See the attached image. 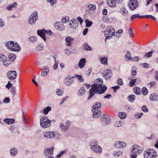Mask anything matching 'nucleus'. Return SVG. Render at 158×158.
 I'll use <instances>...</instances> for the list:
<instances>
[{
  "label": "nucleus",
  "instance_id": "f257e3e1",
  "mask_svg": "<svg viewBox=\"0 0 158 158\" xmlns=\"http://www.w3.org/2000/svg\"><path fill=\"white\" fill-rule=\"evenodd\" d=\"M102 80L100 78L97 79L94 84L91 85L89 90V95L88 100L91 98L97 93L98 94L104 93L106 90L107 88L105 85H103Z\"/></svg>",
  "mask_w": 158,
  "mask_h": 158
},
{
  "label": "nucleus",
  "instance_id": "f03ea898",
  "mask_svg": "<svg viewBox=\"0 0 158 158\" xmlns=\"http://www.w3.org/2000/svg\"><path fill=\"white\" fill-rule=\"evenodd\" d=\"M89 144L91 150L94 152L99 154L102 152V149L100 146L98 145V142L97 141H92L89 143Z\"/></svg>",
  "mask_w": 158,
  "mask_h": 158
},
{
  "label": "nucleus",
  "instance_id": "7ed1b4c3",
  "mask_svg": "<svg viewBox=\"0 0 158 158\" xmlns=\"http://www.w3.org/2000/svg\"><path fill=\"white\" fill-rule=\"evenodd\" d=\"M6 46L12 51L19 52L21 50L19 45L12 41H9L6 43Z\"/></svg>",
  "mask_w": 158,
  "mask_h": 158
},
{
  "label": "nucleus",
  "instance_id": "20e7f679",
  "mask_svg": "<svg viewBox=\"0 0 158 158\" xmlns=\"http://www.w3.org/2000/svg\"><path fill=\"white\" fill-rule=\"evenodd\" d=\"M101 104L100 102H97L95 103L93 108L92 111L93 113V116L94 118L99 117L101 114L100 111Z\"/></svg>",
  "mask_w": 158,
  "mask_h": 158
},
{
  "label": "nucleus",
  "instance_id": "39448f33",
  "mask_svg": "<svg viewBox=\"0 0 158 158\" xmlns=\"http://www.w3.org/2000/svg\"><path fill=\"white\" fill-rule=\"evenodd\" d=\"M131 152L133 153L131 156V158H136V154H140L142 152L143 150V148L141 147L137 146L136 145H134L131 148Z\"/></svg>",
  "mask_w": 158,
  "mask_h": 158
},
{
  "label": "nucleus",
  "instance_id": "423d86ee",
  "mask_svg": "<svg viewBox=\"0 0 158 158\" xmlns=\"http://www.w3.org/2000/svg\"><path fill=\"white\" fill-rule=\"evenodd\" d=\"M52 122L46 116L42 117L40 120V125L43 128H46L49 127Z\"/></svg>",
  "mask_w": 158,
  "mask_h": 158
},
{
  "label": "nucleus",
  "instance_id": "0eeeda50",
  "mask_svg": "<svg viewBox=\"0 0 158 158\" xmlns=\"http://www.w3.org/2000/svg\"><path fill=\"white\" fill-rule=\"evenodd\" d=\"M156 153L154 150L148 149L144 152V158H155Z\"/></svg>",
  "mask_w": 158,
  "mask_h": 158
},
{
  "label": "nucleus",
  "instance_id": "6e6552de",
  "mask_svg": "<svg viewBox=\"0 0 158 158\" xmlns=\"http://www.w3.org/2000/svg\"><path fill=\"white\" fill-rule=\"evenodd\" d=\"M38 13L35 11L33 12L29 17L28 20V23L31 25L34 24L38 19Z\"/></svg>",
  "mask_w": 158,
  "mask_h": 158
},
{
  "label": "nucleus",
  "instance_id": "1a4fd4ad",
  "mask_svg": "<svg viewBox=\"0 0 158 158\" xmlns=\"http://www.w3.org/2000/svg\"><path fill=\"white\" fill-rule=\"evenodd\" d=\"M96 9V6L95 5L90 4L86 8V13L88 15L92 14L94 13Z\"/></svg>",
  "mask_w": 158,
  "mask_h": 158
},
{
  "label": "nucleus",
  "instance_id": "9d476101",
  "mask_svg": "<svg viewBox=\"0 0 158 158\" xmlns=\"http://www.w3.org/2000/svg\"><path fill=\"white\" fill-rule=\"evenodd\" d=\"M101 123L103 125H106L109 124L110 122V119L109 116L107 115L104 114L101 118Z\"/></svg>",
  "mask_w": 158,
  "mask_h": 158
},
{
  "label": "nucleus",
  "instance_id": "9b49d317",
  "mask_svg": "<svg viewBox=\"0 0 158 158\" xmlns=\"http://www.w3.org/2000/svg\"><path fill=\"white\" fill-rule=\"evenodd\" d=\"M128 5L129 7L131 9L134 10L138 6L139 2L137 0H131L128 2Z\"/></svg>",
  "mask_w": 158,
  "mask_h": 158
},
{
  "label": "nucleus",
  "instance_id": "f8f14e48",
  "mask_svg": "<svg viewBox=\"0 0 158 158\" xmlns=\"http://www.w3.org/2000/svg\"><path fill=\"white\" fill-rule=\"evenodd\" d=\"M70 124L71 123L70 121H65V123H60L59 127L61 130L65 131L69 129Z\"/></svg>",
  "mask_w": 158,
  "mask_h": 158
},
{
  "label": "nucleus",
  "instance_id": "ddd939ff",
  "mask_svg": "<svg viewBox=\"0 0 158 158\" xmlns=\"http://www.w3.org/2000/svg\"><path fill=\"white\" fill-rule=\"evenodd\" d=\"M78 26V21L75 19H73L69 21V27L73 29H76Z\"/></svg>",
  "mask_w": 158,
  "mask_h": 158
},
{
  "label": "nucleus",
  "instance_id": "4468645a",
  "mask_svg": "<svg viewBox=\"0 0 158 158\" xmlns=\"http://www.w3.org/2000/svg\"><path fill=\"white\" fill-rule=\"evenodd\" d=\"M54 148L53 146L48 149H45L44 152L45 158L51 157L53 154V151Z\"/></svg>",
  "mask_w": 158,
  "mask_h": 158
},
{
  "label": "nucleus",
  "instance_id": "2eb2a0df",
  "mask_svg": "<svg viewBox=\"0 0 158 158\" xmlns=\"http://www.w3.org/2000/svg\"><path fill=\"white\" fill-rule=\"evenodd\" d=\"M103 76L106 79H110L112 76V71L108 69L105 70L103 73Z\"/></svg>",
  "mask_w": 158,
  "mask_h": 158
},
{
  "label": "nucleus",
  "instance_id": "dca6fc26",
  "mask_svg": "<svg viewBox=\"0 0 158 158\" xmlns=\"http://www.w3.org/2000/svg\"><path fill=\"white\" fill-rule=\"evenodd\" d=\"M54 25L55 28L60 31L64 30L65 28L64 24L60 22H56Z\"/></svg>",
  "mask_w": 158,
  "mask_h": 158
},
{
  "label": "nucleus",
  "instance_id": "f3484780",
  "mask_svg": "<svg viewBox=\"0 0 158 158\" xmlns=\"http://www.w3.org/2000/svg\"><path fill=\"white\" fill-rule=\"evenodd\" d=\"M7 75L8 78L10 80H13L16 77V72L15 71H10L7 72Z\"/></svg>",
  "mask_w": 158,
  "mask_h": 158
},
{
  "label": "nucleus",
  "instance_id": "a211bd4d",
  "mask_svg": "<svg viewBox=\"0 0 158 158\" xmlns=\"http://www.w3.org/2000/svg\"><path fill=\"white\" fill-rule=\"evenodd\" d=\"M72 77L68 76L67 77L64 78V84L67 86H70L73 82V80L72 79Z\"/></svg>",
  "mask_w": 158,
  "mask_h": 158
},
{
  "label": "nucleus",
  "instance_id": "6ab92c4d",
  "mask_svg": "<svg viewBox=\"0 0 158 158\" xmlns=\"http://www.w3.org/2000/svg\"><path fill=\"white\" fill-rule=\"evenodd\" d=\"M43 135L45 138L52 139L54 137L55 134L52 131L45 132H44Z\"/></svg>",
  "mask_w": 158,
  "mask_h": 158
},
{
  "label": "nucleus",
  "instance_id": "aec40b11",
  "mask_svg": "<svg viewBox=\"0 0 158 158\" xmlns=\"http://www.w3.org/2000/svg\"><path fill=\"white\" fill-rule=\"evenodd\" d=\"M37 33L38 35L41 37L44 40L46 41V39L45 36V30L44 29L38 30Z\"/></svg>",
  "mask_w": 158,
  "mask_h": 158
},
{
  "label": "nucleus",
  "instance_id": "412c9836",
  "mask_svg": "<svg viewBox=\"0 0 158 158\" xmlns=\"http://www.w3.org/2000/svg\"><path fill=\"white\" fill-rule=\"evenodd\" d=\"M126 145V143L120 141H118L116 142L114 144V146L117 148H123L125 147Z\"/></svg>",
  "mask_w": 158,
  "mask_h": 158
},
{
  "label": "nucleus",
  "instance_id": "4be33fe9",
  "mask_svg": "<svg viewBox=\"0 0 158 158\" xmlns=\"http://www.w3.org/2000/svg\"><path fill=\"white\" fill-rule=\"evenodd\" d=\"M49 71V70L48 67H43L41 69V75L43 77H45L48 74Z\"/></svg>",
  "mask_w": 158,
  "mask_h": 158
},
{
  "label": "nucleus",
  "instance_id": "5701e85b",
  "mask_svg": "<svg viewBox=\"0 0 158 158\" xmlns=\"http://www.w3.org/2000/svg\"><path fill=\"white\" fill-rule=\"evenodd\" d=\"M106 32L108 33V34L113 35H114L115 33V31L114 28L112 26H108L106 29Z\"/></svg>",
  "mask_w": 158,
  "mask_h": 158
},
{
  "label": "nucleus",
  "instance_id": "b1692460",
  "mask_svg": "<svg viewBox=\"0 0 158 158\" xmlns=\"http://www.w3.org/2000/svg\"><path fill=\"white\" fill-rule=\"evenodd\" d=\"M74 41V39L70 36L67 37L65 39L66 44L68 46H70L72 43Z\"/></svg>",
  "mask_w": 158,
  "mask_h": 158
},
{
  "label": "nucleus",
  "instance_id": "393cba45",
  "mask_svg": "<svg viewBox=\"0 0 158 158\" xmlns=\"http://www.w3.org/2000/svg\"><path fill=\"white\" fill-rule=\"evenodd\" d=\"M86 60L84 58H81L79 61L78 66L80 69H82L85 65Z\"/></svg>",
  "mask_w": 158,
  "mask_h": 158
},
{
  "label": "nucleus",
  "instance_id": "a878e982",
  "mask_svg": "<svg viewBox=\"0 0 158 158\" xmlns=\"http://www.w3.org/2000/svg\"><path fill=\"white\" fill-rule=\"evenodd\" d=\"M151 100L154 101H158V95L155 93L151 94L150 97Z\"/></svg>",
  "mask_w": 158,
  "mask_h": 158
},
{
  "label": "nucleus",
  "instance_id": "bb28decb",
  "mask_svg": "<svg viewBox=\"0 0 158 158\" xmlns=\"http://www.w3.org/2000/svg\"><path fill=\"white\" fill-rule=\"evenodd\" d=\"M155 50L152 49L151 51L145 53L143 56V58H145L146 57H147V58H148L151 57L152 56L153 53L155 52Z\"/></svg>",
  "mask_w": 158,
  "mask_h": 158
},
{
  "label": "nucleus",
  "instance_id": "cd10ccee",
  "mask_svg": "<svg viewBox=\"0 0 158 158\" xmlns=\"http://www.w3.org/2000/svg\"><path fill=\"white\" fill-rule=\"evenodd\" d=\"M108 59L106 57H102L100 59V61L102 64L105 65L107 64Z\"/></svg>",
  "mask_w": 158,
  "mask_h": 158
},
{
  "label": "nucleus",
  "instance_id": "c85d7f7f",
  "mask_svg": "<svg viewBox=\"0 0 158 158\" xmlns=\"http://www.w3.org/2000/svg\"><path fill=\"white\" fill-rule=\"evenodd\" d=\"M3 121L5 123L7 124H10L14 123L15 120L13 119L6 118L4 119Z\"/></svg>",
  "mask_w": 158,
  "mask_h": 158
},
{
  "label": "nucleus",
  "instance_id": "c756f323",
  "mask_svg": "<svg viewBox=\"0 0 158 158\" xmlns=\"http://www.w3.org/2000/svg\"><path fill=\"white\" fill-rule=\"evenodd\" d=\"M16 58V56L14 54H11L9 55V60L12 62L14 61Z\"/></svg>",
  "mask_w": 158,
  "mask_h": 158
},
{
  "label": "nucleus",
  "instance_id": "7c9ffc66",
  "mask_svg": "<svg viewBox=\"0 0 158 158\" xmlns=\"http://www.w3.org/2000/svg\"><path fill=\"white\" fill-rule=\"evenodd\" d=\"M85 92V89L84 87H82L78 90V95L80 96H82Z\"/></svg>",
  "mask_w": 158,
  "mask_h": 158
},
{
  "label": "nucleus",
  "instance_id": "2f4dec72",
  "mask_svg": "<svg viewBox=\"0 0 158 158\" xmlns=\"http://www.w3.org/2000/svg\"><path fill=\"white\" fill-rule=\"evenodd\" d=\"M72 78H77L80 82H81L84 81L83 78L82 77L81 75L75 74L72 77Z\"/></svg>",
  "mask_w": 158,
  "mask_h": 158
},
{
  "label": "nucleus",
  "instance_id": "473e14b6",
  "mask_svg": "<svg viewBox=\"0 0 158 158\" xmlns=\"http://www.w3.org/2000/svg\"><path fill=\"white\" fill-rule=\"evenodd\" d=\"M17 5L16 2H15L12 4L9 5L7 7V9L9 10H11L14 7H16Z\"/></svg>",
  "mask_w": 158,
  "mask_h": 158
},
{
  "label": "nucleus",
  "instance_id": "72a5a7b5",
  "mask_svg": "<svg viewBox=\"0 0 158 158\" xmlns=\"http://www.w3.org/2000/svg\"><path fill=\"white\" fill-rule=\"evenodd\" d=\"M107 4L110 6L112 8L114 7L115 6V2L112 0H108L107 1Z\"/></svg>",
  "mask_w": 158,
  "mask_h": 158
},
{
  "label": "nucleus",
  "instance_id": "f704fd0d",
  "mask_svg": "<svg viewBox=\"0 0 158 158\" xmlns=\"http://www.w3.org/2000/svg\"><path fill=\"white\" fill-rule=\"evenodd\" d=\"M125 57L127 58V59H129V60H132V61H134V60H133L134 58L131 57V54L130 52L128 51H127L126 54L125 55Z\"/></svg>",
  "mask_w": 158,
  "mask_h": 158
},
{
  "label": "nucleus",
  "instance_id": "c9c22d12",
  "mask_svg": "<svg viewBox=\"0 0 158 158\" xmlns=\"http://www.w3.org/2000/svg\"><path fill=\"white\" fill-rule=\"evenodd\" d=\"M28 41L31 43H34L37 40L36 37L35 36H31L28 39Z\"/></svg>",
  "mask_w": 158,
  "mask_h": 158
},
{
  "label": "nucleus",
  "instance_id": "e433bc0d",
  "mask_svg": "<svg viewBox=\"0 0 158 158\" xmlns=\"http://www.w3.org/2000/svg\"><path fill=\"white\" fill-rule=\"evenodd\" d=\"M118 117L121 119H125L126 117V114L123 112L119 113L118 114Z\"/></svg>",
  "mask_w": 158,
  "mask_h": 158
},
{
  "label": "nucleus",
  "instance_id": "4c0bfd02",
  "mask_svg": "<svg viewBox=\"0 0 158 158\" xmlns=\"http://www.w3.org/2000/svg\"><path fill=\"white\" fill-rule=\"evenodd\" d=\"M35 48L37 51H40L43 49L44 46L42 44H38L36 46Z\"/></svg>",
  "mask_w": 158,
  "mask_h": 158
},
{
  "label": "nucleus",
  "instance_id": "58836bf2",
  "mask_svg": "<svg viewBox=\"0 0 158 158\" xmlns=\"http://www.w3.org/2000/svg\"><path fill=\"white\" fill-rule=\"evenodd\" d=\"M51 110V107L49 106L45 108L44 109L43 113L44 114H46L49 111Z\"/></svg>",
  "mask_w": 158,
  "mask_h": 158
},
{
  "label": "nucleus",
  "instance_id": "ea45409f",
  "mask_svg": "<svg viewBox=\"0 0 158 158\" xmlns=\"http://www.w3.org/2000/svg\"><path fill=\"white\" fill-rule=\"evenodd\" d=\"M85 22L86 23V27H90L93 23L92 21L88 19L85 20Z\"/></svg>",
  "mask_w": 158,
  "mask_h": 158
},
{
  "label": "nucleus",
  "instance_id": "a19ab883",
  "mask_svg": "<svg viewBox=\"0 0 158 158\" xmlns=\"http://www.w3.org/2000/svg\"><path fill=\"white\" fill-rule=\"evenodd\" d=\"M85 49L87 51H91L92 48L91 47L88 45L87 43H85L84 45Z\"/></svg>",
  "mask_w": 158,
  "mask_h": 158
},
{
  "label": "nucleus",
  "instance_id": "79ce46f5",
  "mask_svg": "<svg viewBox=\"0 0 158 158\" xmlns=\"http://www.w3.org/2000/svg\"><path fill=\"white\" fill-rule=\"evenodd\" d=\"M135 95L133 94L129 95L127 98L131 102H134V101L135 100Z\"/></svg>",
  "mask_w": 158,
  "mask_h": 158
},
{
  "label": "nucleus",
  "instance_id": "37998d69",
  "mask_svg": "<svg viewBox=\"0 0 158 158\" xmlns=\"http://www.w3.org/2000/svg\"><path fill=\"white\" fill-rule=\"evenodd\" d=\"M67 151L66 150L61 151L60 152H59V153L56 155V157L57 158H59L61 157L63 154L65 153Z\"/></svg>",
  "mask_w": 158,
  "mask_h": 158
},
{
  "label": "nucleus",
  "instance_id": "c03bdc74",
  "mask_svg": "<svg viewBox=\"0 0 158 158\" xmlns=\"http://www.w3.org/2000/svg\"><path fill=\"white\" fill-rule=\"evenodd\" d=\"M121 12L124 15H127L128 14L127 11L124 8H123L121 10Z\"/></svg>",
  "mask_w": 158,
  "mask_h": 158
},
{
  "label": "nucleus",
  "instance_id": "a18cd8bd",
  "mask_svg": "<svg viewBox=\"0 0 158 158\" xmlns=\"http://www.w3.org/2000/svg\"><path fill=\"white\" fill-rule=\"evenodd\" d=\"M17 152V151L15 148H13L10 150V154L12 156H15Z\"/></svg>",
  "mask_w": 158,
  "mask_h": 158
},
{
  "label": "nucleus",
  "instance_id": "49530a36",
  "mask_svg": "<svg viewBox=\"0 0 158 158\" xmlns=\"http://www.w3.org/2000/svg\"><path fill=\"white\" fill-rule=\"evenodd\" d=\"M123 124V122H121L120 121H117L115 123L114 126L116 127H119L122 126Z\"/></svg>",
  "mask_w": 158,
  "mask_h": 158
},
{
  "label": "nucleus",
  "instance_id": "de8ad7c7",
  "mask_svg": "<svg viewBox=\"0 0 158 158\" xmlns=\"http://www.w3.org/2000/svg\"><path fill=\"white\" fill-rule=\"evenodd\" d=\"M63 91L61 89H58L56 91V94L59 96H61L62 95Z\"/></svg>",
  "mask_w": 158,
  "mask_h": 158
},
{
  "label": "nucleus",
  "instance_id": "09e8293b",
  "mask_svg": "<svg viewBox=\"0 0 158 158\" xmlns=\"http://www.w3.org/2000/svg\"><path fill=\"white\" fill-rule=\"evenodd\" d=\"M134 92L135 94H140V89L138 87H135L134 88Z\"/></svg>",
  "mask_w": 158,
  "mask_h": 158
},
{
  "label": "nucleus",
  "instance_id": "8fccbe9b",
  "mask_svg": "<svg viewBox=\"0 0 158 158\" xmlns=\"http://www.w3.org/2000/svg\"><path fill=\"white\" fill-rule=\"evenodd\" d=\"M122 154V152L121 151H117L114 152V156L118 157L119 156L121 155Z\"/></svg>",
  "mask_w": 158,
  "mask_h": 158
},
{
  "label": "nucleus",
  "instance_id": "3c124183",
  "mask_svg": "<svg viewBox=\"0 0 158 158\" xmlns=\"http://www.w3.org/2000/svg\"><path fill=\"white\" fill-rule=\"evenodd\" d=\"M3 65L6 66H7L9 65L10 63H11L10 61H9V60H7V58L5 60H4L3 62Z\"/></svg>",
  "mask_w": 158,
  "mask_h": 158
},
{
  "label": "nucleus",
  "instance_id": "603ef678",
  "mask_svg": "<svg viewBox=\"0 0 158 158\" xmlns=\"http://www.w3.org/2000/svg\"><path fill=\"white\" fill-rule=\"evenodd\" d=\"M128 32L130 36L131 37H133L134 35V34L133 33L132 28L131 27L129 28Z\"/></svg>",
  "mask_w": 158,
  "mask_h": 158
},
{
  "label": "nucleus",
  "instance_id": "864d4df0",
  "mask_svg": "<svg viewBox=\"0 0 158 158\" xmlns=\"http://www.w3.org/2000/svg\"><path fill=\"white\" fill-rule=\"evenodd\" d=\"M138 14H134L132 15L130 18V20L133 21L134 19H135L136 18H138Z\"/></svg>",
  "mask_w": 158,
  "mask_h": 158
},
{
  "label": "nucleus",
  "instance_id": "5fc2aeb1",
  "mask_svg": "<svg viewBox=\"0 0 158 158\" xmlns=\"http://www.w3.org/2000/svg\"><path fill=\"white\" fill-rule=\"evenodd\" d=\"M69 18L67 17H63L62 19V23H67L69 22Z\"/></svg>",
  "mask_w": 158,
  "mask_h": 158
},
{
  "label": "nucleus",
  "instance_id": "6e6d98bb",
  "mask_svg": "<svg viewBox=\"0 0 158 158\" xmlns=\"http://www.w3.org/2000/svg\"><path fill=\"white\" fill-rule=\"evenodd\" d=\"M47 2L50 3L52 6H53L57 2V0H47Z\"/></svg>",
  "mask_w": 158,
  "mask_h": 158
},
{
  "label": "nucleus",
  "instance_id": "4d7b16f0",
  "mask_svg": "<svg viewBox=\"0 0 158 158\" xmlns=\"http://www.w3.org/2000/svg\"><path fill=\"white\" fill-rule=\"evenodd\" d=\"M6 59V57L2 54H0V61L2 62Z\"/></svg>",
  "mask_w": 158,
  "mask_h": 158
},
{
  "label": "nucleus",
  "instance_id": "13d9d810",
  "mask_svg": "<svg viewBox=\"0 0 158 158\" xmlns=\"http://www.w3.org/2000/svg\"><path fill=\"white\" fill-rule=\"evenodd\" d=\"M136 79H133V80H131V81L129 83V85L130 86H133L135 83L136 82Z\"/></svg>",
  "mask_w": 158,
  "mask_h": 158
},
{
  "label": "nucleus",
  "instance_id": "bf43d9fd",
  "mask_svg": "<svg viewBox=\"0 0 158 158\" xmlns=\"http://www.w3.org/2000/svg\"><path fill=\"white\" fill-rule=\"evenodd\" d=\"M142 93L144 95H146L148 93V90L145 87H143Z\"/></svg>",
  "mask_w": 158,
  "mask_h": 158
},
{
  "label": "nucleus",
  "instance_id": "052dcab7",
  "mask_svg": "<svg viewBox=\"0 0 158 158\" xmlns=\"http://www.w3.org/2000/svg\"><path fill=\"white\" fill-rule=\"evenodd\" d=\"M117 84L119 85H123V80L121 78L118 79L117 81Z\"/></svg>",
  "mask_w": 158,
  "mask_h": 158
},
{
  "label": "nucleus",
  "instance_id": "680f3d73",
  "mask_svg": "<svg viewBox=\"0 0 158 158\" xmlns=\"http://www.w3.org/2000/svg\"><path fill=\"white\" fill-rule=\"evenodd\" d=\"M148 84L150 85V88L152 87H155L156 84V82L154 81H153L150 82V83H148Z\"/></svg>",
  "mask_w": 158,
  "mask_h": 158
},
{
  "label": "nucleus",
  "instance_id": "e2e57ef3",
  "mask_svg": "<svg viewBox=\"0 0 158 158\" xmlns=\"http://www.w3.org/2000/svg\"><path fill=\"white\" fill-rule=\"evenodd\" d=\"M55 61V64L53 66V69H57L58 67V64L59 63V61L56 60L55 58H54Z\"/></svg>",
  "mask_w": 158,
  "mask_h": 158
},
{
  "label": "nucleus",
  "instance_id": "0e129e2a",
  "mask_svg": "<svg viewBox=\"0 0 158 158\" xmlns=\"http://www.w3.org/2000/svg\"><path fill=\"white\" fill-rule=\"evenodd\" d=\"M141 64L143 66V68H147L150 66L149 64L146 63Z\"/></svg>",
  "mask_w": 158,
  "mask_h": 158
},
{
  "label": "nucleus",
  "instance_id": "69168bd1",
  "mask_svg": "<svg viewBox=\"0 0 158 158\" xmlns=\"http://www.w3.org/2000/svg\"><path fill=\"white\" fill-rule=\"evenodd\" d=\"M141 110L145 112H147L148 111V108L145 106H143L141 108Z\"/></svg>",
  "mask_w": 158,
  "mask_h": 158
},
{
  "label": "nucleus",
  "instance_id": "338daca9",
  "mask_svg": "<svg viewBox=\"0 0 158 158\" xmlns=\"http://www.w3.org/2000/svg\"><path fill=\"white\" fill-rule=\"evenodd\" d=\"M10 102V99L8 97L5 98L3 100V102L5 103H9Z\"/></svg>",
  "mask_w": 158,
  "mask_h": 158
},
{
  "label": "nucleus",
  "instance_id": "774afa93",
  "mask_svg": "<svg viewBox=\"0 0 158 158\" xmlns=\"http://www.w3.org/2000/svg\"><path fill=\"white\" fill-rule=\"evenodd\" d=\"M143 115V113H137L135 115V117L137 118H139Z\"/></svg>",
  "mask_w": 158,
  "mask_h": 158
}]
</instances>
